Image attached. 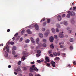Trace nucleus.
<instances>
[{"label":"nucleus","mask_w":76,"mask_h":76,"mask_svg":"<svg viewBox=\"0 0 76 76\" xmlns=\"http://www.w3.org/2000/svg\"><path fill=\"white\" fill-rule=\"evenodd\" d=\"M35 65H34L32 66L31 67H30V72H32V70H35L36 72L38 71V69L37 68V67H35Z\"/></svg>","instance_id":"f257e3e1"},{"label":"nucleus","mask_w":76,"mask_h":76,"mask_svg":"<svg viewBox=\"0 0 76 76\" xmlns=\"http://www.w3.org/2000/svg\"><path fill=\"white\" fill-rule=\"evenodd\" d=\"M63 32H61L59 34V36L60 38H63L64 37V34H63Z\"/></svg>","instance_id":"f03ea898"},{"label":"nucleus","mask_w":76,"mask_h":76,"mask_svg":"<svg viewBox=\"0 0 76 76\" xmlns=\"http://www.w3.org/2000/svg\"><path fill=\"white\" fill-rule=\"evenodd\" d=\"M37 53H38V54H36V56H41V55L40 54L41 53V50H38L37 51Z\"/></svg>","instance_id":"7ed1b4c3"},{"label":"nucleus","mask_w":76,"mask_h":76,"mask_svg":"<svg viewBox=\"0 0 76 76\" xmlns=\"http://www.w3.org/2000/svg\"><path fill=\"white\" fill-rule=\"evenodd\" d=\"M68 13L69 14H70V15L71 16H72V15H75V12L73 11L71 12L69 11L68 12Z\"/></svg>","instance_id":"20e7f679"},{"label":"nucleus","mask_w":76,"mask_h":76,"mask_svg":"<svg viewBox=\"0 0 76 76\" xmlns=\"http://www.w3.org/2000/svg\"><path fill=\"white\" fill-rule=\"evenodd\" d=\"M45 60L46 61L45 62V63H47V62H50V59H49V58H48V57H46L45 58Z\"/></svg>","instance_id":"39448f33"},{"label":"nucleus","mask_w":76,"mask_h":76,"mask_svg":"<svg viewBox=\"0 0 76 76\" xmlns=\"http://www.w3.org/2000/svg\"><path fill=\"white\" fill-rule=\"evenodd\" d=\"M49 40L51 42H53L54 40V38L52 36L49 39Z\"/></svg>","instance_id":"423d86ee"},{"label":"nucleus","mask_w":76,"mask_h":76,"mask_svg":"<svg viewBox=\"0 0 76 76\" xmlns=\"http://www.w3.org/2000/svg\"><path fill=\"white\" fill-rule=\"evenodd\" d=\"M14 70L15 72H21L20 68H18L17 69H15Z\"/></svg>","instance_id":"0eeeda50"},{"label":"nucleus","mask_w":76,"mask_h":76,"mask_svg":"<svg viewBox=\"0 0 76 76\" xmlns=\"http://www.w3.org/2000/svg\"><path fill=\"white\" fill-rule=\"evenodd\" d=\"M55 63H56L55 62L53 61L51 62V64H52V65L53 67H55V66H56L55 65Z\"/></svg>","instance_id":"6e6552de"},{"label":"nucleus","mask_w":76,"mask_h":76,"mask_svg":"<svg viewBox=\"0 0 76 76\" xmlns=\"http://www.w3.org/2000/svg\"><path fill=\"white\" fill-rule=\"evenodd\" d=\"M34 27L36 30H38L39 29V27L38 26V25L37 24H35L34 25Z\"/></svg>","instance_id":"1a4fd4ad"},{"label":"nucleus","mask_w":76,"mask_h":76,"mask_svg":"<svg viewBox=\"0 0 76 76\" xmlns=\"http://www.w3.org/2000/svg\"><path fill=\"white\" fill-rule=\"evenodd\" d=\"M57 19L58 21H60L61 20V16L60 15H58L57 17Z\"/></svg>","instance_id":"9d476101"},{"label":"nucleus","mask_w":76,"mask_h":76,"mask_svg":"<svg viewBox=\"0 0 76 76\" xmlns=\"http://www.w3.org/2000/svg\"><path fill=\"white\" fill-rule=\"evenodd\" d=\"M61 24H63L64 23L65 25H67V21H65L64 22H61L60 23Z\"/></svg>","instance_id":"9b49d317"},{"label":"nucleus","mask_w":76,"mask_h":76,"mask_svg":"<svg viewBox=\"0 0 76 76\" xmlns=\"http://www.w3.org/2000/svg\"><path fill=\"white\" fill-rule=\"evenodd\" d=\"M48 31V33H45V37H47L48 36V34H49V33H50V31H49V30H47Z\"/></svg>","instance_id":"f8f14e48"},{"label":"nucleus","mask_w":76,"mask_h":76,"mask_svg":"<svg viewBox=\"0 0 76 76\" xmlns=\"http://www.w3.org/2000/svg\"><path fill=\"white\" fill-rule=\"evenodd\" d=\"M5 54L4 55V56L5 57H8V53L7 52L5 51Z\"/></svg>","instance_id":"ddd939ff"},{"label":"nucleus","mask_w":76,"mask_h":76,"mask_svg":"<svg viewBox=\"0 0 76 76\" xmlns=\"http://www.w3.org/2000/svg\"><path fill=\"white\" fill-rule=\"evenodd\" d=\"M36 43L37 44H38L39 43V38H37L36 40Z\"/></svg>","instance_id":"4468645a"},{"label":"nucleus","mask_w":76,"mask_h":76,"mask_svg":"<svg viewBox=\"0 0 76 76\" xmlns=\"http://www.w3.org/2000/svg\"><path fill=\"white\" fill-rule=\"evenodd\" d=\"M27 32L28 34H32V32H31V31H30V30L28 29L27 30Z\"/></svg>","instance_id":"2eb2a0df"},{"label":"nucleus","mask_w":76,"mask_h":76,"mask_svg":"<svg viewBox=\"0 0 76 76\" xmlns=\"http://www.w3.org/2000/svg\"><path fill=\"white\" fill-rule=\"evenodd\" d=\"M30 38L32 42H33V43H35V42L34 41V39H33L32 37H31Z\"/></svg>","instance_id":"dca6fc26"},{"label":"nucleus","mask_w":76,"mask_h":76,"mask_svg":"<svg viewBox=\"0 0 76 76\" xmlns=\"http://www.w3.org/2000/svg\"><path fill=\"white\" fill-rule=\"evenodd\" d=\"M74 39L73 38H71L69 39V41H70V42H74Z\"/></svg>","instance_id":"f3484780"},{"label":"nucleus","mask_w":76,"mask_h":76,"mask_svg":"<svg viewBox=\"0 0 76 76\" xmlns=\"http://www.w3.org/2000/svg\"><path fill=\"white\" fill-rule=\"evenodd\" d=\"M39 37L40 38H42V37H43V34L42 33H39Z\"/></svg>","instance_id":"a211bd4d"},{"label":"nucleus","mask_w":76,"mask_h":76,"mask_svg":"<svg viewBox=\"0 0 76 76\" xmlns=\"http://www.w3.org/2000/svg\"><path fill=\"white\" fill-rule=\"evenodd\" d=\"M52 31L53 33V34H55V32H56V31H55V29H54V28H52Z\"/></svg>","instance_id":"6ab92c4d"},{"label":"nucleus","mask_w":76,"mask_h":76,"mask_svg":"<svg viewBox=\"0 0 76 76\" xmlns=\"http://www.w3.org/2000/svg\"><path fill=\"white\" fill-rule=\"evenodd\" d=\"M22 54L23 56H25L26 55V51H23L22 53Z\"/></svg>","instance_id":"aec40b11"},{"label":"nucleus","mask_w":76,"mask_h":76,"mask_svg":"<svg viewBox=\"0 0 76 76\" xmlns=\"http://www.w3.org/2000/svg\"><path fill=\"white\" fill-rule=\"evenodd\" d=\"M16 50V48L14 46L12 47V50L13 51H15Z\"/></svg>","instance_id":"412c9836"},{"label":"nucleus","mask_w":76,"mask_h":76,"mask_svg":"<svg viewBox=\"0 0 76 76\" xmlns=\"http://www.w3.org/2000/svg\"><path fill=\"white\" fill-rule=\"evenodd\" d=\"M50 47L52 48H54V45H53V44H52L50 45Z\"/></svg>","instance_id":"4be33fe9"},{"label":"nucleus","mask_w":76,"mask_h":76,"mask_svg":"<svg viewBox=\"0 0 76 76\" xmlns=\"http://www.w3.org/2000/svg\"><path fill=\"white\" fill-rule=\"evenodd\" d=\"M29 41H30L29 40L27 39L26 40L25 42H26V43H29Z\"/></svg>","instance_id":"5701e85b"},{"label":"nucleus","mask_w":76,"mask_h":76,"mask_svg":"<svg viewBox=\"0 0 76 76\" xmlns=\"http://www.w3.org/2000/svg\"><path fill=\"white\" fill-rule=\"evenodd\" d=\"M70 50H73V46H71L70 47Z\"/></svg>","instance_id":"b1692460"},{"label":"nucleus","mask_w":76,"mask_h":76,"mask_svg":"<svg viewBox=\"0 0 76 76\" xmlns=\"http://www.w3.org/2000/svg\"><path fill=\"white\" fill-rule=\"evenodd\" d=\"M53 54L55 56H57V53H53Z\"/></svg>","instance_id":"393cba45"},{"label":"nucleus","mask_w":76,"mask_h":76,"mask_svg":"<svg viewBox=\"0 0 76 76\" xmlns=\"http://www.w3.org/2000/svg\"><path fill=\"white\" fill-rule=\"evenodd\" d=\"M70 14H68L67 15L66 17L67 18H70Z\"/></svg>","instance_id":"a878e982"},{"label":"nucleus","mask_w":76,"mask_h":76,"mask_svg":"<svg viewBox=\"0 0 76 76\" xmlns=\"http://www.w3.org/2000/svg\"><path fill=\"white\" fill-rule=\"evenodd\" d=\"M12 54L15 55V54L16 52H15V51L13 50V51H12Z\"/></svg>","instance_id":"bb28decb"},{"label":"nucleus","mask_w":76,"mask_h":76,"mask_svg":"<svg viewBox=\"0 0 76 76\" xmlns=\"http://www.w3.org/2000/svg\"><path fill=\"white\" fill-rule=\"evenodd\" d=\"M21 63H22V62L21 61H20L18 62V65H20V64H21Z\"/></svg>","instance_id":"cd10ccee"},{"label":"nucleus","mask_w":76,"mask_h":76,"mask_svg":"<svg viewBox=\"0 0 76 76\" xmlns=\"http://www.w3.org/2000/svg\"><path fill=\"white\" fill-rule=\"evenodd\" d=\"M57 56H60V52H59L58 53H57Z\"/></svg>","instance_id":"c85d7f7f"},{"label":"nucleus","mask_w":76,"mask_h":76,"mask_svg":"<svg viewBox=\"0 0 76 76\" xmlns=\"http://www.w3.org/2000/svg\"><path fill=\"white\" fill-rule=\"evenodd\" d=\"M46 45H47L45 44L44 43V44H43L42 46L43 47H46Z\"/></svg>","instance_id":"c756f323"},{"label":"nucleus","mask_w":76,"mask_h":76,"mask_svg":"<svg viewBox=\"0 0 76 76\" xmlns=\"http://www.w3.org/2000/svg\"><path fill=\"white\" fill-rule=\"evenodd\" d=\"M45 20V18H43L42 19L41 21L40 22H42V21H44Z\"/></svg>","instance_id":"7c9ffc66"},{"label":"nucleus","mask_w":76,"mask_h":76,"mask_svg":"<svg viewBox=\"0 0 76 76\" xmlns=\"http://www.w3.org/2000/svg\"><path fill=\"white\" fill-rule=\"evenodd\" d=\"M50 64H50L47 63L46 64V66H50Z\"/></svg>","instance_id":"2f4dec72"},{"label":"nucleus","mask_w":76,"mask_h":76,"mask_svg":"<svg viewBox=\"0 0 76 76\" xmlns=\"http://www.w3.org/2000/svg\"><path fill=\"white\" fill-rule=\"evenodd\" d=\"M56 26L58 28H60V26L59 24H57Z\"/></svg>","instance_id":"473e14b6"},{"label":"nucleus","mask_w":76,"mask_h":76,"mask_svg":"<svg viewBox=\"0 0 76 76\" xmlns=\"http://www.w3.org/2000/svg\"><path fill=\"white\" fill-rule=\"evenodd\" d=\"M37 63H40L41 62V61L40 60H38L37 61Z\"/></svg>","instance_id":"72a5a7b5"},{"label":"nucleus","mask_w":76,"mask_h":76,"mask_svg":"<svg viewBox=\"0 0 76 76\" xmlns=\"http://www.w3.org/2000/svg\"><path fill=\"white\" fill-rule=\"evenodd\" d=\"M56 31L57 32H59V30H58V29L57 28H56Z\"/></svg>","instance_id":"f704fd0d"},{"label":"nucleus","mask_w":76,"mask_h":76,"mask_svg":"<svg viewBox=\"0 0 76 76\" xmlns=\"http://www.w3.org/2000/svg\"><path fill=\"white\" fill-rule=\"evenodd\" d=\"M6 49H9V46L7 45L6 47H5Z\"/></svg>","instance_id":"c9c22d12"},{"label":"nucleus","mask_w":76,"mask_h":76,"mask_svg":"<svg viewBox=\"0 0 76 76\" xmlns=\"http://www.w3.org/2000/svg\"><path fill=\"white\" fill-rule=\"evenodd\" d=\"M76 7H73V10H76Z\"/></svg>","instance_id":"e433bc0d"},{"label":"nucleus","mask_w":76,"mask_h":76,"mask_svg":"<svg viewBox=\"0 0 76 76\" xmlns=\"http://www.w3.org/2000/svg\"><path fill=\"white\" fill-rule=\"evenodd\" d=\"M60 58L59 57H56L55 58V60H59Z\"/></svg>","instance_id":"4c0bfd02"},{"label":"nucleus","mask_w":76,"mask_h":76,"mask_svg":"<svg viewBox=\"0 0 76 76\" xmlns=\"http://www.w3.org/2000/svg\"><path fill=\"white\" fill-rule=\"evenodd\" d=\"M48 53L49 54H51L52 53V50H49V51Z\"/></svg>","instance_id":"58836bf2"},{"label":"nucleus","mask_w":76,"mask_h":76,"mask_svg":"<svg viewBox=\"0 0 76 76\" xmlns=\"http://www.w3.org/2000/svg\"><path fill=\"white\" fill-rule=\"evenodd\" d=\"M46 22H45L43 24V26H45L46 25Z\"/></svg>","instance_id":"ea45409f"},{"label":"nucleus","mask_w":76,"mask_h":76,"mask_svg":"<svg viewBox=\"0 0 76 76\" xmlns=\"http://www.w3.org/2000/svg\"><path fill=\"white\" fill-rule=\"evenodd\" d=\"M50 19H48L47 20V21H48V23H50Z\"/></svg>","instance_id":"a19ab883"},{"label":"nucleus","mask_w":76,"mask_h":76,"mask_svg":"<svg viewBox=\"0 0 76 76\" xmlns=\"http://www.w3.org/2000/svg\"><path fill=\"white\" fill-rule=\"evenodd\" d=\"M18 35V33H16V34H15L14 35L15 37H17Z\"/></svg>","instance_id":"79ce46f5"},{"label":"nucleus","mask_w":76,"mask_h":76,"mask_svg":"<svg viewBox=\"0 0 76 76\" xmlns=\"http://www.w3.org/2000/svg\"><path fill=\"white\" fill-rule=\"evenodd\" d=\"M65 16L66 15H65V14H64L62 15V18H64V17H65Z\"/></svg>","instance_id":"37998d69"},{"label":"nucleus","mask_w":76,"mask_h":76,"mask_svg":"<svg viewBox=\"0 0 76 76\" xmlns=\"http://www.w3.org/2000/svg\"><path fill=\"white\" fill-rule=\"evenodd\" d=\"M54 38H56V39H57V35H54Z\"/></svg>","instance_id":"c03bdc74"},{"label":"nucleus","mask_w":76,"mask_h":76,"mask_svg":"<svg viewBox=\"0 0 76 76\" xmlns=\"http://www.w3.org/2000/svg\"><path fill=\"white\" fill-rule=\"evenodd\" d=\"M67 67H71V66H70V64H68L67 65Z\"/></svg>","instance_id":"a18cd8bd"},{"label":"nucleus","mask_w":76,"mask_h":76,"mask_svg":"<svg viewBox=\"0 0 76 76\" xmlns=\"http://www.w3.org/2000/svg\"><path fill=\"white\" fill-rule=\"evenodd\" d=\"M22 58L23 60H25V56H23Z\"/></svg>","instance_id":"49530a36"},{"label":"nucleus","mask_w":76,"mask_h":76,"mask_svg":"<svg viewBox=\"0 0 76 76\" xmlns=\"http://www.w3.org/2000/svg\"><path fill=\"white\" fill-rule=\"evenodd\" d=\"M42 31H45V28H43L42 29Z\"/></svg>","instance_id":"de8ad7c7"},{"label":"nucleus","mask_w":76,"mask_h":76,"mask_svg":"<svg viewBox=\"0 0 76 76\" xmlns=\"http://www.w3.org/2000/svg\"><path fill=\"white\" fill-rule=\"evenodd\" d=\"M10 44H11V45H13V44H14V42H10Z\"/></svg>","instance_id":"09e8293b"},{"label":"nucleus","mask_w":76,"mask_h":76,"mask_svg":"<svg viewBox=\"0 0 76 76\" xmlns=\"http://www.w3.org/2000/svg\"><path fill=\"white\" fill-rule=\"evenodd\" d=\"M24 32H25V30H23L21 32V34H23L24 33Z\"/></svg>","instance_id":"8fccbe9b"},{"label":"nucleus","mask_w":76,"mask_h":76,"mask_svg":"<svg viewBox=\"0 0 76 76\" xmlns=\"http://www.w3.org/2000/svg\"><path fill=\"white\" fill-rule=\"evenodd\" d=\"M64 42H62L61 43H59V45H61V44H64Z\"/></svg>","instance_id":"3c124183"},{"label":"nucleus","mask_w":76,"mask_h":76,"mask_svg":"<svg viewBox=\"0 0 76 76\" xmlns=\"http://www.w3.org/2000/svg\"><path fill=\"white\" fill-rule=\"evenodd\" d=\"M60 47H61V48H64V46H63L62 45H61Z\"/></svg>","instance_id":"603ef678"},{"label":"nucleus","mask_w":76,"mask_h":76,"mask_svg":"<svg viewBox=\"0 0 76 76\" xmlns=\"http://www.w3.org/2000/svg\"><path fill=\"white\" fill-rule=\"evenodd\" d=\"M29 76H33V75L31 73H30L29 74Z\"/></svg>","instance_id":"864d4df0"},{"label":"nucleus","mask_w":76,"mask_h":76,"mask_svg":"<svg viewBox=\"0 0 76 76\" xmlns=\"http://www.w3.org/2000/svg\"><path fill=\"white\" fill-rule=\"evenodd\" d=\"M29 28H31V29H32V28H33V26H29Z\"/></svg>","instance_id":"5fc2aeb1"},{"label":"nucleus","mask_w":76,"mask_h":76,"mask_svg":"<svg viewBox=\"0 0 76 76\" xmlns=\"http://www.w3.org/2000/svg\"><path fill=\"white\" fill-rule=\"evenodd\" d=\"M42 41L43 42H46V39H44L42 40Z\"/></svg>","instance_id":"6e6d98bb"},{"label":"nucleus","mask_w":76,"mask_h":76,"mask_svg":"<svg viewBox=\"0 0 76 76\" xmlns=\"http://www.w3.org/2000/svg\"><path fill=\"white\" fill-rule=\"evenodd\" d=\"M6 50L7 51V52H8V53H9V49H7Z\"/></svg>","instance_id":"4d7b16f0"},{"label":"nucleus","mask_w":76,"mask_h":76,"mask_svg":"<svg viewBox=\"0 0 76 76\" xmlns=\"http://www.w3.org/2000/svg\"><path fill=\"white\" fill-rule=\"evenodd\" d=\"M10 31V29H8L7 30V32H9V31Z\"/></svg>","instance_id":"13d9d810"},{"label":"nucleus","mask_w":76,"mask_h":76,"mask_svg":"<svg viewBox=\"0 0 76 76\" xmlns=\"http://www.w3.org/2000/svg\"><path fill=\"white\" fill-rule=\"evenodd\" d=\"M62 55H63V56H66V54L65 53H63Z\"/></svg>","instance_id":"bf43d9fd"},{"label":"nucleus","mask_w":76,"mask_h":76,"mask_svg":"<svg viewBox=\"0 0 76 76\" xmlns=\"http://www.w3.org/2000/svg\"><path fill=\"white\" fill-rule=\"evenodd\" d=\"M41 45H42V44H41V43H40L39 44V46L40 47H41Z\"/></svg>","instance_id":"052dcab7"},{"label":"nucleus","mask_w":76,"mask_h":76,"mask_svg":"<svg viewBox=\"0 0 76 76\" xmlns=\"http://www.w3.org/2000/svg\"><path fill=\"white\" fill-rule=\"evenodd\" d=\"M23 69L24 70H26V67H24Z\"/></svg>","instance_id":"680f3d73"},{"label":"nucleus","mask_w":76,"mask_h":76,"mask_svg":"<svg viewBox=\"0 0 76 76\" xmlns=\"http://www.w3.org/2000/svg\"><path fill=\"white\" fill-rule=\"evenodd\" d=\"M39 46H36V48L37 49H38V48H39Z\"/></svg>","instance_id":"e2e57ef3"},{"label":"nucleus","mask_w":76,"mask_h":76,"mask_svg":"<svg viewBox=\"0 0 76 76\" xmlns=\"http://www.w3.org/2000/svg\"><path fill=\"white\" fill-rule=\"evenodd\" d=\"M73 64L74 65H76V62H75V61H74V62H73Z\"/></svg>","instance_id":"0e129e2a"},{"label":"nucleus","mask_w":76,"mask_h":76,"mask_svg":"<svg viewBox=\"0 0 76 76\" xmlns=\"http://www.w3.org/2000/svg\"><path fill=\"white\" fill-rule=\"evenodd\" d=\"M50 56L51 57H53V55L52 54H50Z\"/></svg>","instance_id":"69168bd1"},{"label":"nucleus","mask_w":76,"mask_h":76,"mask_svg":"<svg viewBox=\"0 0 76 76\" xmlns=\"http://www.w3.org/2000/svg\"><path fill=\"white\" fill-rule=\"evenodd\" d=\"M31 64H34L35 63V62H31L30 63Z\"/></svg>","instance_id":"338daca9"},{"label":"nucleus","mask_w":76,"mask_h":76,"mask_svg":"<svg viewBox=\"0 0 76 76\" xmlns=\"http://www.w3.org/2000/svg\"><path fill=\"white\" fill-rule=\"evenodd\" d=\"M8 68H10L11 67V65H9L8 66Z\"/></svg>","instance_id":"774afa93"}]
</instances>
